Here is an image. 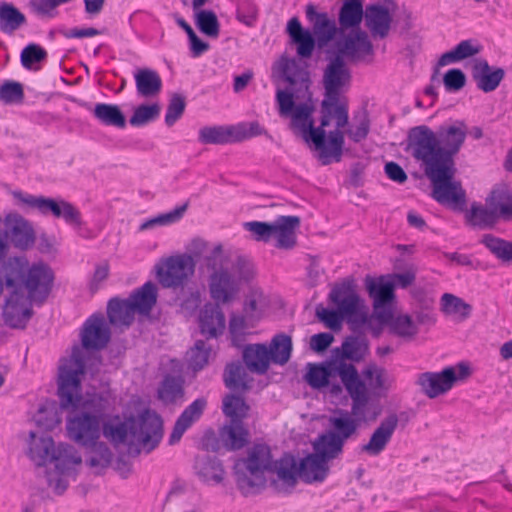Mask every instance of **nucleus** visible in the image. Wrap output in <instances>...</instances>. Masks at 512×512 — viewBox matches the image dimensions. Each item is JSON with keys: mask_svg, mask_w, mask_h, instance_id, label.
I'll return each mask as SVG.
<instances>
[{"mask_svg": "<svg viewBox=\"0 0 512 512\" xmlns=\"http://www.w3.org/2000/svg\"><path fill=\"white\" fill-rule=\"evenodd\" d=\"M351 73L344 59L337 55L332 58L323 73L324 99L321 103V122L319 127L305 128L302 137L305 142H311L318 152V158L323 165L333 160L340 161L344 146V132L348 125V105L340 100V94L349 85Z\"/></svg>", "mask_w": 512, "mask_h": 512, "instance_id": "nucleus-1", "label": "nucleus"}, {"mask_svg": "<svg viewBox=\"0 0 512 512\" xmlns=\"http://www.w3.org/2000/svg\"><path fill=\"white\" fill-rule=\"evenodd\" d=\"M84 374V354L75 346L71 356L59 365L58 394L61 407L71 413L66 423L69 438L81 446H88L100 439L107 402L98 395L82 396L81 377Z\"/></svg>", "mask_w": 512, "mask_h": 512, "instance_id": "nucleus-2", "label": "nucleus"}, {"mask_svg": "<svg viewBox=\"0 0 512 512\" xmlns=\"http://www.w3.org/2000/svg\"><path fill=\"white\" fill-rule=\"evenodd\" d=\"M101 433L114 447L126 445L129 453H140L142 450L149 453L162 439V420L150 410L125 421L118 416L110 419L103 416Z\"/></svg>", "mask_w": 512, "mask_h": 512, "instance_id": "nucleus-3", "label": "nucleus"}, {"mask_svg": "<svg viewBox=\"0 0 512 512\" xmlns=\"http://www.w3.org/2000/svg\"><path fill=\"white\" fill-rule=\"evenodd\" d=\"M282 72L285 80L292 86V91L278 90L276 100L281 117L291 119L290 127L302 135L305 128L312 127V115L315 105L309 90L310 79L306 68L301 67L295 59H286Z\"/></svg>", "mask_w": 512, "mask_h": 512, "instance_id": "nucleus-4", "label": "nucleus"}, {"mask_svg": "<svg viewBox=\"0 0 512 512\" xmlns=\"http://www.w3.org/2000/svg\"><path fill=\"white\" fill-rule=\"evenodd\" d=\"M25 261L7 259L0 264V279L3 292L6 291L2 317L6 325L14 329H24L33 315L32 301L17 285L21 281Z\"/></svg>", "mask_w": 512, "mask_h": 512, "instance_id": "nucleus-5", "label": "nucleus"}, {"mask_svg": "<svg viewBox=\"0 0 512 512\" xmlns=\"http://www.w3.org/2000/svg\"><path fill=\"white\" fill-rule=\"evenodd\" d=\"M279 461L274 462L270 447L266 444H254L247 450L243 458L236 460L234 473L238 488L244 495L253 493L255 489L261 488L266 483V474L276 473V466Z\"/></svg>", "mask_w": 512, "mask_h": 512, "instance_id": "nucleus-6", "label": "nucleus"}, {"mask_svg": "<svg viewBox=\"0 0 512 512\" xmlns=\"http://www.w3.org/2000/svg\"><path fill=\"white\" fill-rule=\"evenodd\" d=\"M329 466L317 455L309 454L297 465L296 459L285 455L276 466L277 478L273 481L278 492H289L301 478L306 483L322 482L328 475Z\"/></svg>", "mask_w": 512, "mask_h": 512, "instance_id": "nucleus-7", "label": "nucleus"}, {"mask_svg": "<svg viewBox=\"0 0 512 512\" xmlns=\"http://www.w3.org/2000/svg\"><path fill=\"white\" fill-rule=\"evenodd\" d=\"M356 372L357 369L353 364L342 360L329 362L326 365L310 363L305 379L312 388H327L331 395L338 396L343 391L338 379L345 387Z\"/></svg>", "mask_w": 512, "mask_h": 512, "instance_id": "nucleus-8", "label": "nucleus"}, {"mask_svg": "<svg viewBox=\"0 0 512 512\" xmlns=\"http://www.w3.org/2000/svg\"><path fill=\"white\" fill-rule=\"evenodd\" d=\"M425 174L431 181L432 196L437 202L452 206L465 204L466 193L461 182L455 179V163H444Z\"/></svg>", "mask_w": 512, "mask_h": 512, "instance_id": "nucleus-9", "label": "nucleus"}, {"mask_svg": "<svg viewBox=\"0 0 512 512\" xmlns=\"http://www.w3.org/2000/svg\"><path fill=\"white\" fill-rule=\"evenodd\" d=\"M408 150L412 156L423 163L425 172L444 164V151L436 133L425 125L410 129Z\"/></svg>", "mask_w": 512, "mask_h": 512, "instance_id": "nucleus-10", "label": "nucleus"}, {"mask_svg": "<svg viewBox=\"0 0 512 512\" xmlns=\"http://www.w3.org/2000/svg\"><path fill=\"white\" fill-rule=\"evenodd\" d=\"M49 462L54 465V470L47 472L48 485L56 494L61 495L69 485L68 478L81 465L82 458L72 445L59 443Z\"/></svg>", "mask_w": 512, "mask_h": 512, "instance_id": "nucleus-11", "label": "nucleus"}, {"mask_svg": "<svg viewBox=\"0 0 512 512\" xmlns=\"http://www.w3.org/2000/svg\"><path fill=\"white\" fill-rule=\"evenodd\" d=\"M9 259L24 260L26 263L17 288L27 290L26 294L34 301L43 302L52 290L54 282L52 269L43 262L30 266L28 259L24 256L10 257Z\"/></svg>", "mask_w": 512, "mask_h": 512, "instance_id": "nucleus-12", "label": "nucleus"}, {"mask_svg": "<svg viewBox=\"0 0 512 512\" xmlns=\"http://www.w3.org/2000/svg\"><path fill=\"white\" fill-rule=\"evenodd\" d=\"M471 374L470 367L464 362L444 368L441 372H425L418 376L417 384L429 398L449 391L457 381H463Z\"/></svg>", "mask_w": 512, "mask_h": 512, "instance_id": "nucleus-13", "label": "nucleus"}, {"mask_svg": "<svg viewBox=\"0 0 512 512\" xmlns=\"http://www.w3.org/2000/svg\"><path fill=\"white\" fill-rule=\"evenodd\" d=\"M14 197L29 207L37 209L43 215L52 214L71 225L81 226L82 224L79 210L64 199L33 196L22 192H14Z\"/></svg>", "mask_w": 512, "mask_h": 512, "instance_id": "nucleus-14", "label": "nucleus"}, {"mask_svg": "<svg viewBox=\"0 0 512 512\" xmlns=\"http://www.w3.org/2000/svg\"><path fill=\"white\" fill-rule=\"evenodd\" d=\"M159 282L165 288L183 286L195 272V264L189 256L182 254L170 256L156 265Z\"/></svg>", "mask_w": 512, "mask_h": 512, "instance_id": "nucleus-15", "label": "nucleus"}, {"mask_svg": "<svg viewBox=\"0 0 512 512\" xmlns=\"http://www.w3.org/2000/svg\"><path fill=\"white\" fill-rule=\"evenodd\" d=\"M365 287L373 302L374 316L382 323L391 318L390 306L395 298L394 284L386 281L384 277L375 279L371 276L365 278Z\"/></svg>", "mask_w": 512, "mask_h": 512, "instance_id": "nucleus-16", "label": "nucleus"}, {"mask_svg": "<svg viewBox=\"0 0 512 512\" xmlns=\"http://www.w3.org/2000/svg\"><path fill=\"white\" fill-rule=\"evenodd\" d=\"M345 389L351 397V411L349 414L357 419L358 424L362 422L374 421L377 419L380 411H371L369 406V395L365 383L360 379L358 371L352 379L346 383Z\"/></svg>", "mask_w": 512, "mask_h": 512, "instance_id": "nucleus-17", "label": "nucleus"}, {"mask_svg": "<svg viewBox=\"0 0 512 512\" xmlns=\"http://www.w3.org/2000/svg\"><path fill=\"white\" fill-rule=\"evenodd\" d=\"M209 292L216 305L228 304L237 298L240 283L229 269L219 270L209 277Z\"/></svg>", "mask_w": 512, "mask_h": 512, "instance_id": "nucleus-18", "label": "nucleus"}, {"mask_svg": "<svg viewBox=\"0 0 512 512\" xmlns=\"http://www.w3.org/2000/svg\"><path fill=\"white\" fill-rule=\"evenodd\" d=\"M338 55L351 61H361L373 56L374 49L368 34L357 29L337 41Z\"/></svg>", "mask_w": 512, "mask_h": 512, "instance_id": "nucleus-19", "label": "nucleus"}, {"mask_svg": "<svg viewBox=\"0 0 512 512\" xmlns=\"http://www.w3.org/2000/svg\"><path fill=\"white\" fill-rule=\"evenodd\" d=\"M398 424L396 413L387 415L372 432L369 441L362 445L361 451L372 457L379 456L392 440Z\"/></svg>", "mask_w": 512, "mask_h": 512, "instance_id": "nucleus-20", "label": "nucleus"}, {"mask_svg": "<svg viewBox=\"0 0 512 512\" xmlns=\"http://www.w3.org/2000/svg\"><path fill=\"white\" fill-rule=\"evenodd\" d=\"M111 332L103 315H92L84 323L81 332L83 348L100 350L110 341Z\"/></svg>", "mask_w": 512, "mask_h": 512, "instance_id": "nucleus-21", "label": "nucleus"}, {"mask_svg": "<svg viewBox=\"0 0 512 512\" xmlns=\"http://www.w3.org/2000/svg\"><path fill=\"white\" fill-rule=\"evenodd\" d=\"M5 233L7 239L20 250H27L34 245L35 233L27 220L18 214L6 216Z\"/></svg>", "mask_w": 512, "mask_h": 512, "instance_id": "nucleus-22", "label": "nucleus"}, {"mask_svg": "<svg viewBox=\"0 0 512 512\" xmlns=\"http://www.w3.org/2000/svg\"><path fill=\"white\" fill-rule=\"evenodd\" d=\"M439 143L444 151V162L454 163L453 156L456 155L462 147L466 135L467 126L462 121H457L450 126H442L437 132Z\"/></svg>", "mask_w": 512, "mask_h": 512, "instance_id": "nucleus-23", "label": "nucleus"}, {"mask_svg": "<svg viewBox=\"0 0 512 512\" xmlns=\"http://www.w3.org/2000/svg\"><path fill=\"white\" fill-rule=\"evenodd\" d=\"M20 437L27 445L26 455L32 462L37 466H44L49 462L56 448L52 437L38 435L34 431L21 433Z\"/></svg>", "mask_w": 512, "mask_h": 512, "instance_id": "nucleus-24", "label": "nucleus"}, {"mask_svg": "<svg viewBox=\"0 0 512 512\" xmlns=\"http://www.w3.org/2000/svg\"><path fill=\"white\" fill-rule=\"evenodd\" d=\"M503 68H492L485 59H476L472 65V77L477 87L483 92H492L497 89L504 79Z\"/></svg>", "mask_w": 512, "mask_h": 512, "instance_id": "nucleus-25", "label": "nucleus"}, {"mask_svg": "<svg viewBox=\"0 0 512 512\" xmlns=\"http://www.w3.org/2000/svg\"><path fill=\"white\" fill-rule=\"evenodd\" d=\"M364 20L373 37L385 38L389 34L392 16L387 7L381 4L366 6Z\"/></svg>", "mask_w": 512, "mask_h": 512, "instance_id": "nucleus-26", "label": "nucleus"}, {"mask_svg": "<svg viewBox=\"0 0 512 512\" xmlns=\"http://www.w3.org/2000/svg\"><path fill=\"white\" fill-rule=\"evenodd\" d=\"M286 32L291 44L296 46L298 56L310 58L315 49V39L309 30L303 28L297 17H293L288 21Z\"/></svg>", "mask_w": 512, "mask_h": 512, "instance_id": "nucleus-27", "label": "nucleus"}, {"mask_svg": "<svg viewBox=\"0 0 512 512\" xmlns=\"http://www.w3.org/2000/svg\"><path fill=\"white\" fill-rule=\"evenodd\" d=\"M206 407L207 400L203 397L194 400L186 407L175 422L169 443L175 444L179 442L185 431L200 419Z\"/></svg>", "mask_w": 512, "mask_h": 512, "instance_id": "nucleus-28", "label": "nucleus"}, {"mask_svg": "<svg viewBox=\"0 0 512 512\" xmlns=\"http://www.w3.org/2000/svg\"><path fill=\"white\" fill-rule=\"evenodd\" d=\"M329 299L342 314L355 311L357 305H361L364 301L359 297L353 281L350 280L335 285L329 294Z\"/></svg>", "mask_w": 512, "mask_h": 512, "instance_id": "nucleus-29", "label": "nucleus"}, {"mask_svg": "<svg viewBox=\"0 0 512 512\" xmlns=\"http://www.w3.org/2000/svg\"><path fill=\"white\" fill-rule=\"evenodd\" d=\"M300 226L298 216H280L273 221V237L276 246L281 249H291L296 245V230Z\"/></svg>", "mask_w": 512, "mask_h": 512, "instance_id": "nucleus-30", "label": "nucleus"}, {"mask_svg": "<svg viewBox=\"0 0 512 512\" xmlns=\"http://www.w3.org/2000/svg\"><path fill=\"white\" fill-rule=\"evenodd\" d=\"M201 333L209 338L217 337L225 329V316L218 305L206 304L200 312Z\"/></svg>", "mask_w": 512, "mask_h": 512, "instance_id": "nucleus-31", "label": "nucleus"}, {"mask_svg": "<svg viewBox=\"0 0 512 512\" xmlns=\"http://www.w3.org/2000/svg\"><path fill=\"white\" fill-rule=\"evenodd\" d=\"M244 364L252 373L265 374L272 362L265 344L246 345L242 352Z\"/></svg>", "mask_w": 512, "mask_h": 512, "instance_id": "nucleus-32", "label": "nucleus"}, {"mask_svg": "<svg viewBox=\"0 0 512 512\" xmlns=\"http://www.w3.org/2000/svg\"><path fill=\"white\" fill-rule=\"evenodd\" d=\"M85 447L87 448L85 463L95 474L102 473L110 466L113 453L106 443L99 439Z\"/></svg>", "mask_w": 512, "mask_h": 512, "instance_id": "nucleus-33", "label": "nucleus"}, {"mask_svg": "<svg viewBox=\"0 0 512 512\" xmlns=\"http://www.w3.org/2000/svg\"><path fill=\"white\" fill-rule=\"evenodd\" d=\"M157 286L152 282H147L139 289L134 291L128 298L135 313L149 315L155 306L158 297Z\"/></svg>", "mask_w": 512, "mask_h": 512, "instance_id": "nucleus-34", "label": "nucleus"}, {"mask_svg": "<svg viewBox=\"0 0 512 512\" xmlns=\"http://www.w3.org/2000/svg\"><path fill=\"white\" fill-rule=\"evenodd\" d=\"M137 93L145 98L158 95L162 89V80L157 71L141 68L134 75Z\"/></svg>", "mask_w": 512, "mask_h": 512, "instance_id": "nucleus-35", "label": "nucleus"}, {"mask_svg": "<svg viewBox=\"0 0 512 512\" xmlns=\"http://www.w3.org/2000/svg\"><path fill=\"white\" fill-rule=\"evenodd\" d=\"M249 433L240 421H230L219 431V440L228 450H238L248 442Z\"/></svg>", "mask_w": 512, "mask_h": 512, "instance_id": "nucleus-36", "label": "nucleus"}, {"mask_svg": "<svg viewBox=\"0 0 512 512\" xmlns=\"http://www.w3.org/2000/svg\"><path fill=\"white\" fill-rule=\"evenodd\" d=\"M482 46L474 39L463 40L452 50L445 52L438 60L439 66L460 62L479 54Z\"/></svg>", "mask_w": 512, "mask_h": 512, "instance_id": "nucleus-37", "label": "nucleus"}, {"mask_svg": "<svg viewBox=\"0 0 512 512\" xmlns=\"http://www.w3.org/2000/svg\"><path fill=\"white\" fill-rule=\"evenodd\" d=\"M344 442L342 438L334 432H327L315 441L314 454L326 461L327 463L338 457L342 452Z\"/></svg>", "mask_w": 512, "mask_h": 512, "instance_id": "nucleus-38", "label": "nucleus"}, {"mask_svg": "<svg viewBox=\"0 0 512 512\" xmlns=\"http://www.w3.org/2000/svg\"><path fill=\"white\" fill-rule=\"evenodd\" d=\"M329 425L333 428L332 432L341 437L343 442L354 436L360 427L357 419L352 417L347 410L342 409L335 411L329 418Z\"/></svg>", "mask_w": 512, "mask_h": 512, "instance_id": "nucleus-39", "label": "nucleus"}, {"mask_svg": "<svg viewBox=\"0 0 512 512\" xmlns=\"http://www.w3.org/2000/svg\"><path fill=\"white\" fill-rule=\"evenodd\" d=\"M364 15L363 0H344L339 12L340 28L345 30L358 27Z\"/></svg>", "mask_w": 512, "mask_h": 512, "instance_id": "nucleus-40", "label": "nucleus"}, {"mask_svg": "<svg viewBox=\"0 0 512 512\" xmlns=\"http://www.w3.org/2000/svg\"><path fill=\"white\" fill-rule=\"evenodd\" d=\"M109 321L114 326H129L134 320L135 311L128 299H111L107 306Z\"/></svg>", "mask_w": 512, "mask_h": 512, "instance_id": "nucleus-41", "label": "nucleus"}, {"mask_svg": "<svg viewBox=\"0 0 512 512\" xmlns=\"http://www.w3.org/2000/svg\"><path fill=\"white\" fill-rule=\"evenodd\" d=\"M306 17L313 24L314 33L321 39L329 41L336 33V25L326 13H318L314 5L306 7Z\"/></svg>", "mask_w": 512, "mask_h": 512, "instance_id": "nucleus-42", "label": "nucleus"}, {"mask_svg": "<svg viewBox=\"0 0 512 512\" xmlns=\"http://www.w3.org/2000/svg\"><path fill=\"white\" fill-rule=\"evenodd\" d=\"M223 379L226 387L235 390H247L252 382V378L248 374V368L240 362L228 364Z\"/></svg>", "mask_w": 512, "mask_h": 512, "instance_id": "nucleus-43", "label": "nucleus"}, {"mask_svg": "<svg viewBox=\"0 0 512 512\" xmlns=\"http://www.w3.org/2000/svg\"><path fill=\"white\" fill-rule=\"evenodd\" d=\"M389 330L395 336L403 339L406 342L413 341L419 333V327L413 319L407 314H401L391 318L387 321Z\"/></svg>", "mask_w": 512, "mask_h": 512, "instance_id": "nucleus-44", "label": "nucleus"}, {"mask_svg": "<svg viewBox=\"0 0 512 512\" xmlns=\"http://www.w3.org/2000/svg\"><path fill=\"white\" fill-rule=\"evenodd\" d=\"M26 23L25 15L11 3L0 4V29L12 34Z\"/></svg>", "mask_w": 512, "mask_h": 512, "instance_id": "nucleus-45", "label": "nucleus"}, {"mask_svg": "<svg viewBox=\"0 0 512 512\" xmlns=\"http://www.w3.org/2000/svg\"><path fill=\"white\" fill-rule=\"evenodd\" d=\"M92 113L104 125L118 128H124L126 125L125 116L117 105L97 103Z\"/></svg>", "mask_w": 512, "mask_h": 512, "instance_id": "nucleus-46", "label": "nucleus"}, {"mask_svg": "<svg viewBox=\"0 0 512 512\" xmlns=\"http://www.w3.org/2000/svg\"><path fill=\"white\" fill-rule=\"evenodd\" d=\"M441 311L447 315L456 318L458 321L466 320L472 311V306L466 303L460 297H457L450 293L442 295L441 300Z\"/></svg>", "mask_w": 512, "mask_h": 512, "instance_id": "nucleus-47", "label": "nucleus"}, {"mask_svg": "<svg viewBox=\"0 0 512 512\" xmlns=\"http://www.w3.org/2000/svg\"><path fill=\"white\" fill-rule=\"evenodd\" d=\"M234 127L206 126L199 131V141L203 144H226L234 140Z\"/></svg>", "mask_w": 512, "mask_h": 512, "instance_id": "nucleus-48", "label": "nucleus"}, {"mask_svg": "<svg viewBox=\"0 0 512 512\" xmlns=\"http://www.w3.org/2000/svg\"><path fill=\"white\" fill-rule=\"evenodd\" d=\"M198 475L208 484H219L224 478L222 464L216 458H203L196 463Z\"/></svg>", "mask_w": 512, "mask_h": 512, "instance_id": "nucleus-49", "label": "nucleus"}, {"mask_svg": "<svg viewBox=\"0 0 512 512\" xmlns=\"http://www.w3.org/2000/svg\"><path fill=\"white\" fill-rule=\"evenodd\" d=\"M268 352L273 363L284 365L286 364L292 352L291 337L285 334H278L274 336L268 347Z\"/></svg>", "mask_w": 512, "mask_h": 512, "instance_id": "nucleus-50", "label": "nucleus"}, {"mask_svg": "<svg viewBox=\"0 0 512 512\" xmlns=\"http://www.w3.org/2000/svg\"><path fill=\"white\" fill-rule=\"evenodd\" d=\"M487 205L495 211L497 218L508 219L512 215V193L507 189L494 190L487 199Z\"/></svg>", "mask_w": 512, "mask_h": 512, "instance_id": "nucleus-51", "label": "nucleus"}, {"mask_svg": "<svg viewBox=\"0 0 512 512\" xmlns=\"http://www.w3.org/2000/svg\"><path fill=\"white\" fill-rule=\"evenodd\" d=\"M223 413L230 421H240L248 416L250 407L245 400L237 395L229 394L223 399Z\"/></svg>", "mask_w": 512, "mask_h": 512, "instance_id": "nucleus-52", "label": "nucleus"}, {"mask_svg": "<svg viewBox=\"0 0 512 512\" xmlns=\"http://www.w3.org/2000/svg\"><path fill=\"white\" fill-rule=\"evenodd\" d=\"M267 306V300L261 290H251L244 301L243 311L250 320L259 321Z\"/></svg>", "mask_w": 512, "mask_h": 512, "instance_id": "nucleus-53", "label": "nucleus"}, {"mask_svg": "<svg viewBox=\"0 0 512 512\" xmlns=\"http://www.w3.org/2000/svg\"><path fill=\"white\" fill-rule=\"evenodd\" d=\"M183 395V380L180 377H165L158 390L159 398L165 403H174L182 399Z\"/></svg>", "mask_w": 512, "mask_h": 512, "instance_id": "nucleus-54", "label": "nucleus"}, {"mask_svg": "<svg viewBox=\"0 0 512 512\" xmlns=\"http://www.w3.org/2000/svg\"><path fill=\"white\" fill-rule=\"evenodd\" d=\"M481 243L499 260L503 262L512 260V242L495 237L491 234H485L481 239Z\"/></svg>", "mask_w": 512, "mask_h": 512, "instance_id": "nucleus-55", "label": "nucleus"}, {"mask_svg": "<svg viewBox=\"0 0 512 512\" xmlns=\"http://www.w3.org/2000/svg\"><path fill=\"white\" fill-rule=\"evenodd\" d=\"M363 376L369 381L370 387L378 392H386L390 389L392 380L385 369L370 365L363 371Z\"/></svg>", "mask_w": 512, "mask_h": 512, "instance_id": "nucleus-56", "label": "nucleus"}, {"mask_svg": "<svg viewBox=\"0 0 512 512\" xmlns=\"http://www.w3.org/2000/svg\"><path fill=\"white\" fill-rule=\"evenodd\" d=\"M187 206H188L187 204H183L182 206L177 207V208L173 209L172 211H169L167 213L160 214L154 218L148 219L140 225L139 230L145 231V230L152 229L156 226H167V225L176 223L183 217V215L187 209Z\"/></svg>", "mask_w": 512, "mask_h": 512, "instance_id": "nucleus-57", "label": "nucleus"}, {"mask_svg": "<svg viewBox=\"0 0 512 512\" xmlns=\"http://www.w3.org/2000/svg\"><path fill=\"white\" fill-rule=\"evenodd\" d=\"M161 108L157 103L150 105H140L135 110L129 119V123L134 127L144 126L160 115Z\"/></svg>", "mask_w": 512, "mask_h": 512, "instance_id": "nucleus-58", "label": "nucleus"}, {"mask_svg": "<svg viewBox=\"0 0 512 512\" xmlns=\"http://www.w3.org/2000/svg\"><path fill=\"white\" fill-rule=\"evenodd\" d=\"M204 266L213 272H217L219 270H227L228 266V256L224 253L222 244H214L206 257L202 261Z\"/></svg>", "mask_w": 512, "mask_h": 512, "instance_id": "nucleus-59", "label": "nucleus"}, {"mask_svg": "<svg viewBox=\"0 0 512 512\" xmlns=\"http://www.w3.org/2000/svg\"><path fill=\"white\" fill-rule=\"evenodd\" d=\"M210 352V347L204 341H196L194 347L187 352L190 367L195 371L201 370L208 363Z\"/></svg>", "mask_w": 512, "mask_h": 512, "instance_id": "nucleus-60", "label": "nucleus"}, {"mask_svg": "<svg viewBox=\"0 0 512 512\" xmlns=\"http://www.w3.org/2000/svg\"><path fill=\"white\" fill-rule=\"evenodd\" d=\"M197 27L210 37H217L219 35V22L216 14L210 10H200L195 15Z\"/></svg>", "mask_w": 512, "mask_h": 512, "instance_id": "nucleus-61", "label": "nucleus"}, {"mask_svg": "<svg viewBox=\"0 0 512 512\" xmlns=\"http://www.w3.org/2000/svg\"><path fill=\"white\" fill-rule=\"evenodd\" d=\"M497 220L495 211L487 205H472L469 213V221L473 226L486 227L493 225Z\"/></svg>", "mask_w": 512, "mask_h": 512, "instance_id": "nucleus-62", "label": "nucleus"}, {"mask_svg": "<svg viewBox=\"0 0 512 512\" xmlns=\"http://www.w3.org/2000/svg\"><path fill=\"white\" fill-rule=\"evenodd\" d=\"M356 124L346 131L348 137L358 143L364 140L370 131V119L366 110L354 117Z\"/></svg>", "mask_w": 512, "mask_h": 512, "instance_id": "nucleus-63", "label": "nucleus"}, {"mask_svg": "<svg viewBox=\"0 0 512 512\" xmlns=\"http://www.w3.org/2000/svg\"><path fill=\"white\" fill-rule=\"evenodd\" d=\"M23 99L24 91L19 82L6 81L0 86V101L4 104L22 103Z\"/></svg>", "mask_w": 512, "mask_h": 512, "instance_id": "nucleus-64", "label": "nucleus"}]
</instances>
